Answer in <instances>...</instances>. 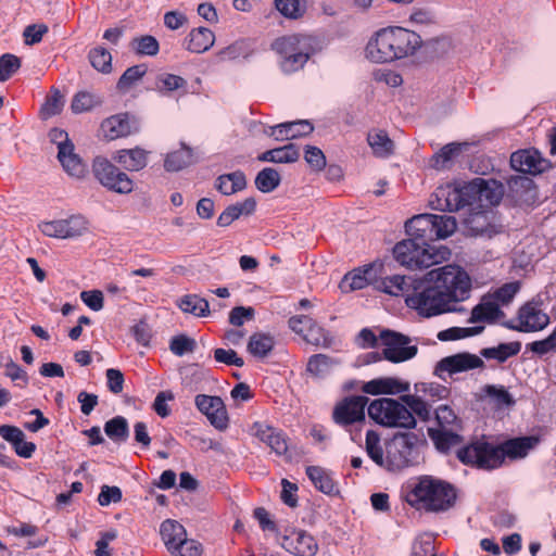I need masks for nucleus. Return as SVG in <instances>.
Wrapping results in <instances>:
<instances>
[{
	"mask_svg": "<svg viewBox=\"0 0 556 556\" xmlns=\"http://www.w3.org/2000/svg\"><path fill=\"white\" fill-rule=\"evenodd\" d=\"M282 546L296 556H314L318 549L315 539L303 530L285 535Z\"/></svg>",
	"mask_w": 556,
	"mask_h": 556,
	"instance_id": "24",
	"label": "nucleus"
},
{
	"mask_svg": "<svg viewBox=\"0 0 556 556\" xmlns=\"http://www.w3.org/2000/svg\"><path fill=\"white\" fill-rule=\"evenodd\" d=\"M130 48L139 55L154 56L159 53L160 45L155 37L143 35L130 41Z\"/></svg>",
	"mask_w": 556,
	"mask_h": 556,
	"instance_id": "51",
	"label": "nucleus"
},
{
	"mask_svg": "<svg viewBox=\"0 0 556 556\" xmlns=\"http://www.w3.org/2000/svg\"><path fill=\"white\" fill-rule=\"evenodd\" d=\"M393 254L401 265L410 269H421L448 260L451 251L443 245L439 248L432 244L424 245L409 237L395 244Z\"/></svg>",
	"mask_w": 556,
	"mask_h": 556,
	"instance_id": "5",
	"label": "nucleus"
},
{
	"mask_svg": "<svg viewBox=\"0 0 556 556\" xmlns=\"http://www.w3.org/2000/svg\"><path fill=\"white\" fill-rule=\"evenodd\" d=\"M464 190L475 193L479 201L485 200L491 205L498 204L506 192L502 181L484 178H475L464 187Z\"/></svg>",
	"mask_w": 556,
	"mask_h": 556,
	"instance_id": "20",
	"label": "nucleus"
},
{
	"mask_svg": "<svg viewBox=\"0 0 556 556\" xmlns=\"http://www.w3.org/2000/svg\"><path fill=\"white\" fill-rule=\"evenodd\" d=\"M275 346V339L273 336L257 332L250 337L248 342V351L255 357H266Z\"/></svg>",
	"mask_w": 556,
	"mask_h": 556,
	"instance_id": "40",
	"label": "nucleus"
},
{
	"mask_svg": "<svg viewBox=\"0 0 556 556\" xmlns=\"http://www.w3.org/2000/svg\"><path fill=\"white\" fill-rule=\"evenodd\" d=\"M520 289V283L518 281L508 282L503 285L501 288H498L493 294L489 295L490 298L494 299L496 303L506 305L508 304L516 293Z\"/></svg>",
	"mask_w": 556,
	"mask_h": 556,
	"instance_id": "62",
	"label": "nucleus"
},
{
	"mask_svg": "<svg viewBox=\"0 0 556 556\" xmlns=\"http://www.w3.org/2000/svg\"><path fill=\"white\" fill-rule=\"evenodd\" d=\"M311 39L305 35L293 34L277 38L271 49L279 55L283 73L292 74L304 67L311 56Z\"/></svg>",
	"mask_w": 556,
	"mask_h": 556,
	"instance_id": "8",
	"label": "nucleus"
},
{
	"mask_svg": "<svg viewBox=\"0 0 556 556\" xmlns=\"http://www.w3.org/2000/svg\"><path fill=\"white\" fill-rule=\"evenodd\" d=\"M366 452L378 466L387 469V455L384 456L378 433L372 430L366 433Z\"/></svg>",
	"mask_w": 556,
	"mask_h": 556,
	"instance_id": "50",
	"label": "nucleus"
},
{
	"mask_svg": "<svg viewBox=\"0 0 556 556\" xmlns=\"http://www.w3.org/2000/svg\"><path fill=\"white\" fill-rule=\"evenodd\" d=\"M90 64L94 70L103 74L112 72V55L109 50L103 47H96L88 53Z\"/></svg>",
	"mask_w": 556,
	"mask_h": 556,
	"instance_id": "49",
	"label": "nucleus"
},
{
	"mask_svg": "<svg viewBox=\"0 0 556 556\" xmlns=\"http://www.w3.org/2000/svg\"><path fill=\"white\" fill-rule=\"evenodd\" d=\"M416 279L410 276L394 275L386 277L381 280L380 289L391 295L399 296L408 292L414 291V287L417 285Z\"/></svg>",
	"mask_w": 556,
	"mask_h": 556,
	"instance_id": "32",
	"label": "nucleus"
},
{
	"mask_svg": "<svg viewBox=\"0 0 556 556\" xmlns=\"http://www.w3.org/2000/svg\"><path fill=\"white\" fill-rule=\"evenodd\" d=\"M380 338L384 344L383 357L392 363H401L417 354V346L409 345L410 338L393 330H383Z\"/></svg>",
	"mask_w": 556,
	"mask_h": 556,
	"instance_id": "12",
	"label": "nucleus"
},
{
	"mask_svg": "<svg viewBox=\"0 0 556 556\" xmlns=\"http://www.w3.org/2000/svg\"><path fill=\"white\" fill-rule=\"evenodd\" d=\"M456 219L448 215L419 214L405 223L408 237L420 241L424 245L446 239L455 232Z\"/></svg>",
	"mask_w": 556,
	"mask_h": 556,
	"instance_id": "6",
	"label": "nucleus"
},
{
	"mask_svg": "<svg viewBox=\"0 0 556 556\" xmlns=\"http://www.w3.org/2000/svg\"><path fill=\"white\" fill-rule=\"evenodd\" d=\"M0 437L11 443L15 453L23 458H30L36 451V444L25 441L24 432L15 426H0Z\"/></svg>",
	"mask_w": 556,
	"mask_h": 556,
	"instance_id": "25",
	"label": "nucleus"
},
{
	"mask_svg": "<svg viewBox=\"0 0 556 556\" xmlns=\"http://www.w3.org/2000/svg\"><path fill=\"white\" fill-rule=\"evenodd\" d=\"M426 441L414 432H400L387 443V470L399 472L419 464L420 446Z\"/></svg>",
	"mask_w": 556,
	"mask_h": 556,
	"instance_id": "7",
	"label": "nucleus"
},
{
	"mask_svg": "<svg viewBox=\"0 0 556 556\" xmlns=\"http://www.w3.org/2000/svg\"><path fill=\"white\" fill-rule=\"evenodd\" d=\"M484 367V362L478 355L464 352L442 358L434 368V374L443 378V374L447 372L450 376L464 372L476 368Z\"/></svg>",
	"mask_w": 556,
	"mask_h": 556,
	"instance_id": "16",
	"label": "nucleus"
},
{
	"mask_svg": "<svg viewBox=\"0 0 556 556\" xmlns=\"http://www.w3.org/2000/svg\"><path fill=\"white\" fill-rule=\"evenodd\" d=\"M92 169L99 182L109 190L122 194L132 191L134 182L129 176L106 159H94Z\"/></svg>",
	"mask_w": 556,
	"mask_h": 556,
	"instance_id": "10",
	"label": "nucleus"
},
{
	"mask_svg": "<svg viewBox=\"0 0 556 556\" xmlns=\"http://www.w3.org/2000/svg\"><path fill=\"white\" fill-rule=\"evenodd\" d=\"M105 434L114 442H125L129 435V428L126 418L116 416L104 425Z\"/></svg>",
	"mask_w": 556,
	"mask_h": 556,
	"instance_id": "46",
	"label": "nucleus"
},
{
	"mask_svg": "<svg viewBox=\"0 0 556 556\" xmlns=\"http://www.w3.org/2000/svg\"><path fill=\"white\" fill-rule=\"evenodd\" d=\"M483 330L484 326L451 327L448 329L440 331L438 333V339L440 341H454L480 334Z\"/></svg>",
	"mask_w": 556,
	"mask_h": 556,
	"instance_id": "53",
	"label": "nucleus"
},
{
	"mask_svg": "<svg viewBox=\"0 0 556 556\" xmlns=\"http://www.w3.org/2000/svg\"><path fill=\"white\" fill-rule=\"evenodd\" d=\"M510 166L522 174L538 175L549 166V162L543 159L538 150L525 149L510 155Z\"/></svg>",
	"mask_w": 556,
	"mask_h": 556,
	"instance_id": "19",
	"label": "nucleus"
},
{
	"mask_svg": "<svg viewBox=\"0 0 556 556\" xmlns=\"http://www.w3.org/2000/svg\"><path fill=\"white\" fill-rule=\"evenodd\" d=\"M256 201L254 198H247L242 202L227 206L217 218L219 227H228L242 215H251L255 211Z\"/></svg>",
	"mask_w": 556,
	"mask_h": 556,
	"instance_id": "29",
	"label": "nucleus"
},
{
	"mask_svg": "<svg viewBox=\"0 0 556 556\" xmlns=\"http://www.w3.org/2000/svg\"><path fill=\"white\" fill-rule=\"evenodd\" d=\"M160 533L167 549L172 552L179 541L187 536L186 529L176 520L167 519L162 522Z\"/></svg>",
	"mask_w": 556,
	"mask_h": 556,
	"instance_id": "35",
	"label": "nucleus"
},
{
	"mask_svg": "<svg viewBox=\"0 0 556 556\" xmlns=\"http://www.w3.org/2000/svg\"><path fill=\"white\" fill-rule=\"evenodd\" d=\"M156 88L160 91H175L187 86V80L181 76L164 73L156 78Z\"/></svg>",
	"mask_w": 556,
	"mask_h": 556,
	"instance_id": "58",
	"label": "nucleus"
},
{
	"mask_svg": "<svg viewBox=\"0 0 556 556\" xmlns=\"http://www.w3.org/2000/svg\"><path fill=\"white\" fill-rule=\"evenodd\" d=\"M400 400L412 412L414 417L428 421L432 415V404L426 397L417 394H403Z\"/></svg>",
	"mask_w": 556,
	"mask_h": 556,
	"instance_id": "34",
	"label": "nucleus"
},
{
	"mask_svg": "<svg viewBox=\"0 0 556 556\" xmlns=\"http://www.w3.org/2000/svg\"><path fill=\"white\" fill-rule=\"evenodd\" d=\"M245 187V175L241 170L220 175L215 181V188L225 195H231L243 190Z\"/></svg>",
	"mask_w": 556,
	"mask_h": 556,
	"instance_id": "33",
	"label": "nucleus"
},
{
	"mask_svg": "<svg viewBox=\"0 0 556 556\" xmlns=\"http://www.w3.org/2000/svg\"><path fill=\"white\" fill-rule=\"evenodd\" d=\"M74 146H66L58 151V159L64 170L72 177L81 178L86 173V166L81 159L74 152Z\"/></svg>",
	"mask_w": 556,
	"mask_h": 556,
	"instance_id": "31",
	"label": "nucleus"
},
{
	"mask_svg": "<svg viewBox=\"0 0 556 556\" xmlns=\"http://www.w3.org/2000/svg\"><path fill=\"white\" fill-rule=\"evenodd\" d=\"M415 389L416 392L424 393L431 404L438 400L445 399L448 394L447 388L438 383H419L415 386Z\"/></svg>",
	"mask_w": 556,
	"mask_h": 556,
	"instance_id": "59",
	"label": "nucleus"
},
{
	"mask_svg": "<svg viewBox=\"0 0 556 556\" xmlns=\"http://www.w3.org/2000/svg\"><path fill=\"white\" fill-rule=\"evenodd\" d=\"M252 430L254 435L268 445L278 456L291 458L288 453V438L281 430L261 422H255Z\"/></svg>",
	"mask_w": 556,
	"mask_h": 556,
	"instance_id": "21",
	"label": "nucleus"
},
{
	"mask_svg": "<svg viewBox=\"0 0 556 556\" xmlns=\"http://www.w3.org/2000/svg\"><path fill=\"white\" fill-rule=\"evenodd\" d=\"M361 390L366 394H401L410 390V384L393 377L377 378L364 382Z\"/></svg>",
	"mask_w": 556,
	"mask_h": 556,
	"instance_id": "23",
	"label": "nucleus"
},
{
	"mask_svg": "<svg viewBox=\"0 0 556 556\" xmlns=\"http://www.w3.org/2000/svg\"><path fill=\"white\" fill-rule=\"evenodd\" d=\"M372 266H368L363 270H354L344 276L340 283V288L344 292L361 290L368 286L374 279Z\"/></svg>",
	"mask_w": 556,
	"mask_h": 556,
	"instance_id": "36",
	"label": "nucleus"
},
{
	"mask_svg": "<svg viewBox=\"0 0 556 556\" xmlns=\"http://www.w3.org/2000/svg\"><path fill=\"white\" fill-rule=\"evenodd\" d=\"M280 180V175L275 168L265 167L256 175L255 186L261 192L268 193L279 186Z\"/></svg>",
	"mask_w": 556,
	"mask_h": 556,
	"instance_id": "48",
	"label": "nucleus"
},
{
	"mask_svg": "<svg viewBox=\"0 0 556 556\" xmlns=\"http://www.w3.org/2000/svg\"><path fill=\"white\" fill-rule=\"evenodd\" d=\"M197 408L204 414L217 430L228 428V414L224 401L219 396L199 394L194 400Z\"/></svg>",
	"mask_w": 556,
	"mask_h": 556,
	"instance_id": "14",
	"label": "nucleus"
},
{
	"mask_svg": "<svg viewBox=\"0 0 556 556\" xmlns=\"http://www.w3.org/2000/svg\"><path fill=\"white\" fill-rule=\"evenodd\" d=\"M102 99L94 94L87 91H79L77 92L71 103V109L74 113H83L87 112L94 106L101 105Z\"/></svg>",
	"mask_w": 556,
	"mask_h": 556,
	"instance_id": "52",
	"label": "nucleus"
},
{
	"mask_svg": "<svg viewBox=\"0 0 556 556\" xmlns=\"http://www.w3.org/2000/svg\"><path fill=\"white\" fill-rule=\"evenodd\" d=\"M148 155V151L137 147L118 150L114 160L127 170L139 172L147 166Z\"/></svg>",
	"mask_w": 556,
	"mask_h": 556,
	"instance_id": "28",
	"label": "nucleus"
},
{
	"mask_svg": "<svg viewBox=\"0 0 556 556\" xmlns=\"http://www.w3.org/2000/svg\"><path fill=\"white\" fill-rule=\"evenodd\" d=\"M175 556H200L202 553V545L194 541L189 540L187 536L179 541L177 546L170 552Z\"/></svg>",
	"mask_w": 556,
	"mask_h": 556,
	"instance_id": "63",
	"label": "nucleus"
},
{
	"mask_svg": "<svg viewBox=\"0 0 556 556\" xmlns=\"http://www.w3.org/2000/svg\"><path fill=\"white\" fill-rule=\"evenodd\" d=\"M314 126L306 119L286 122L268 127L265 134L277 141L291 140L312 134Z\"/></svg>",
	"mask_w": 556,
	"mask_h": 556,
	"instance_id": "22",
	"label": "nucleus"
},
{
	"mask_svg": "<svg viewBox=\"0 0 556 556\" xmlns=\"http://www.w3.org/2000/svg\"><path fill=\"white\" fill-rule=\"evenodd\" d=\"M215 42L214 33L206 27L191 29L185 40V48L192 53H203L210 50Z\"/></svg>",
	"mask_w": 556,
	"mask_h": 556,
	"instance_id": "27",
	"label": "nucleus"
},
{
	"mask_svg": "<svg viewBox=\"0 0 556 556\" xmlns=\"http://www.w3.org/2000/svg\"><path fill=\"white\" fill-rule=\"evenodd\" d=\"M521 350L518 341L501 343L497 346L485 348L480 351L481 356L486 359H496L500 363L506 362L509 357L517 355Z\"/></svg>",
	"mask_w": 556,
	"mask_h": 556,
	"instance_id": "38",
	"label": "nucleus"
},
{
	"mask_svg": "<svg viewBox=\"0 0 556 556\" xmlns=\"http://www.w3.org/2000/svg\"><path fill=\"white\" fill-rule=\"evenodd\" d=\"M367 412L370 419L387 428L414 429L417 425L416 418L400 399H376L369 403Z\"/></svg>",
	"mask_w": 556,
	"mask_h": 556,
	"instance_id": "9",
	"label": "nucleus"
},
{
	"mask_svg": "<svg viewBox=\"0 0 556 556\" xmlns=\"http://www.w3.org/2000/svg\"><path fill=\"white\" fill-rule=\"evenodd\" d=\"M470 288V277L463 268L445 265L428 271L424 280H418L405 302L420 316L429 318L451 311L452 303L466 300Z\"/></svg>",
	"mask_w": 556,
	"mask_h": 556,
	"instance_id": "1",
	"label": "nucleus"
},
{
	"mask_svg": "<svg viewBox=\"0 0 556 556\" xmlns=\"http://www.w3.org/2000/svg\"><path fill=\"white\" fill-rule=\"evenodd\" d=\"M367 142L376 156L387 157L393 152V141L384 130L368 132Z\"/></svg>",
	"mask_w": 556,
	"mask_h": 556,
	"instance_id": "42",
	"label": "nucleus"
},
{
	"mask_svg": "<svg viewBox=\"0 0 556 556\" xmlns=\"http://www.w3.org/2000/svg\"><path fill=\"white\" fill-rule=\"evenodd\" d=\"M528 349L538 355L554 351L556 349V329L547 338L528 344Z\"/></svg>",
	"mask_w": 556,
	"mask_h": 556,
	"instance_id": "64",
	"label": "nucleus"
},
{
	"mask_svg": "<svg viewBox=\"0 0 556 556\" xmlns=\"http://www.w3.org/2000/svg\"><path fill=\"white\" fill-rule=\"evenodd\" d=\"M519 326L506 324L509 329L521 332L538 331L545 328L549 323V317L536 303H526L518 313Z\"/></svg>",
	"mask_w": 556,
	"mask_h": 556,
	"instance_id": "18",
	"label": "nucleus"
},
{
	"mask_svg": "<svg viewBox=\"0 0 556 556\" xmlns=\"http://www.w3.org/2000/svg\"><path fill=\"white\" fill-rule=\"evenodd\" d=\"M250 47L245 40H237L233 43L227 46L226 48L219 50L217 52V58L219 61H232L241 56H247L249 53Z\"/></svg>",
	"mask_w": 556,
	"mask_h": 556,
	"instance_id": "55",
	"label": "nucleus"
},
{
	"mask_svg": "<svg viewBox=\"0 0 556 556\" xmlns=\"http://www.w3.org/2000/svg\"><path fill=\"white\" fill-rule=\"evenodd\" d=\"M538 443L539 438L533 435L510 439L501 445L476 440L460 447L456 455L464 465L480 469H494L500 467L506 457L510 459L526 457Z\"/></svg>",
	"mask_w": 556,
	"mask_h": 556,
	"instance_id": "2",
	"label": "nucleus"
},
{
	"mask_svg": "<svg viewBox=\"0 0 556 556\" xmlns=\"http://www.w3.org/2000/svg\"><path fill=\"white\" fill-rule=\"evenodd\" d=\"M483 392L497 406H513L515 404L513 395L503 386L486 384Z\"/></svg>",
	"mask_w": 556,
	"mask_h": 556,
	"instance_id": "54",
	"label": "nucleus"
},
{
	"mask_svg": "<svg viewBox=\"0 0 556 556\" xmlns=\"http://www.w3.org/2000/svg\"><path fill=\"white\" fill-rule=\"evenodd\" d=\"M288 324L295 333L301 334L309 344L316 346H328L330 344L328 332L309 316H293L289 319Z\"/></svg>",
	"mask_w": 556,
	"mask_h": 556,
	"instance_id": "15",
	"label": "nucleus"
},
{
	"mask_svg": "<svg viewBox=\"0 0 556 556\" xmlns=\"http://www.w3.org/2000/svg\"><path fill=\"white\" fill-rule=\"evenodd\" d=\"M422 46L421 37L403 27L378 30L368 41L366 58L374 63H389L414 55Z\"/></svg>",
	"mask_w": 556,
	"mask_h": 556,
	"instance_id": "3",
	"label": "nucleus"
},
{
	"mask_svg": "<svg viewBox=\"0 0 556 556\" xmlns=\"http://www.w3.org/2000/svg\"><path fill=\"white\" fill-rule=\"evenodd\" d=\"M195 348V340L185 334L174 337L169 344L170 351L177 356H184L187 353H192Z\"/></svg>",
	"mask_w": 556,
	"mask_h": 556,
	"instance_id": "60",
	"label": "nucleus"
},
{
	"mask_svg": "<svg viewBox=\"0 0 556 556\" xmlns=\"http://www.w3.org/2000/svg\"><path fill=\"white\" fill-rule=\"evenodd\" d=\"M428 435L433 441L437 450L443 453L460 444L463 440L459 434L445 429L429 428Z\"/></svg>",
	"mask_w": 556,
	"mask_h": 556,
	"instance_id": "37",
	"label": "nucleus"
},
{
	"mask_svg": "<svg viewBox=\"0 0 556 556\" xmlns=\"http://www.w3.org/2000/svg\"><path fill=\"white\" fill-rule=\"evenodd\" d=\"M407 503L426 511L439 513L448 510L456 501L455 488L432 476L417 478L412 490L406 495Z\"/></svg>",
	"mask_w": 556,
	"mask_h": 556,
	"instance_id": "4",
	"label": "nucleus"
},
{
	"mask_svg": "<svg viewBox=\"0 0 556 556\" xmlns=\"http://www.w3.org/2000/svg\"><path fill=\"white\" fill-rule=\"evenodd\" d=\"M40 231L51 238L68 239L81 236L87 230V222L80 215L65 219L43 222L39 224Z\"/></svg>",
	"mask_w": 556,
	"mask_h": 556,
	"instance_id": "13",
	"label": "nucleus"
},
{
	"mask_svg": "<svg viewBox=\"0 0 556 556\" xmlns=\"http://www.w3.org/2000/svg\"><path fill=\"white\" fill-rule=\"evenodd\" d=\"M146 73H147V67L142 64L128 67L123 73V75L119 77V79L117 81V88L119 90H127L136 81L141 79Z\"/></svg>",
	"mask_w": 556,
	"mask_h": 556,
	"instance_id": "56",
	"label": "nucleus"
},
{
	"mask_svg": "<svg viewBox=\"0 0 556 556\" xmlns=\"http://www.w3.org/2000/svg\"><path fill=\"white\" fill-rule=\"evenodd\" d=\"M192 162V150L182 143L179 150L166 154L164 168L167 172H179Z\"/></svg>",
	"mask_w": 556,
	"mask_h": 556,
	"instance_id": "39",
	"label": "nucleus"
},
{
	"mask_svg": "<svg viewBox=\"0 0 556 556\" xmlns=\"http://www.w3.org/2000/svg\"><path fill=\"white\" fill-rule=\"evenodd\" d=\"M507 195L519 206H530L538 200V189L534 181L527 176H510L506 178Z\"/></svg>",
	"mask_w": 556,
	"mask_h": 556,
	"instance_id": "17",
	"label": "nucleus"
},
{
	"mask_svg": "<svg viewBox=\"0 0 556 556\" xmlns=\"http://www.w3.org/2000/svg\"><path fill=\"white\" fill-rule=\"evenodd\" d=\"M306 475L313 482L316 489L325 494H333L337 492L336 483L328 472L321 467L308 466L306 468Z\"/></svg>",
	"mask_w": 556,
	"mask_h": 556,
	"instance_id": "41",
	"label": "nucleus"
},
{
	"mask_svg": "<svg viewBox=\"0 0 556 556\" xmlns=\"http://www.w3.org/2000/svg\"><path fill=\"white\" fill-rule=\"evenodd\" d=\"M504 312L500 308L498 303L490 296H483L481 302L471 309L469 323L479 324H494L502 317Z\"/></svg>",
	"mask_w": 556,
	"mask_h": 556,
	"instance_id": "26",
	"label": "nucleus"
},
{
	"mask_svg": "<svg viewBox=\"0 0 556 556\" xmlns=\"http://www.w3.org/2000/svg\"><path fill=\"white\" fill-rule=\"evenodd\" d=\"M466 143H447L431 159V166L435 169L446 168L450 162L457 156L462 150L466 147Z\"/></svg>",
	"mask_w": 556,
	"mask_h": 556,
	"instance_id": "44",
	"label": "nucleus"
},
{
	"mask_svg": "<svg viewBox=\"0 0 556 556\" xmlns=\"http://www.w3.org/2000/svg\"><path fill=\"white\" fill-rule=\"evenodd\" d=\"M369 399L364 395H350L339 401L332 410V420L336 425L348 428L364 424L366 419L365 408Z\"/></svg>",
	"mask_w": 556,
	"mask_h": 556,
	"instance_id": "11",
	"label": "nucleus"
},
{
	"mask_svg": "<svg viewBox=\"0 0 556 556\" xmlns=\"http://www.w3.org/2000/svg\"><path fill=\"white\" fill-rule=\"evenodd\" d=\"M276 9L287 18L299 20L307 10L306 0H275Z\"/></svg>",
	"mask_w": 556,
	"mask_h": 556,
	"instance_id": "47",
	"label": "nucleus"
},
{
	"mask_svg": "<svg viewBox=\"0 0 556 556\" xmlns=\"http://www.w3.org/2000/svg\"><path fill=\"white\" fill-rule=\"evenodd\" d=\"M178 305L185 313L192 314L197 317H203L210 313L208 302L197 294L182 296Z\"/></svg>",
	"mask_w": 556,
	"mask_h": 556,
	"instance_id": "45",
	"label": "nucleus"
},
{
	"mask_svg": "<svg viewBox=\"0 0 556 556\" xmlns=\"http://www.w3.org/2000/svg\"><path fill=\"white\" fill-rule=\"evenodd\" d=\"M64 106V97L58 90L54 89L52 94L46 100L41 108V114L45 118L59 114Z\"/></svg>",
	"mask_w": 556,
	"mask_h": 556,
	"instance_id": "61",
	"label": "nucleus"
},
{
	"mask_svg": "<svg viewBox=\"0 0 556 556\" xmlns=\"http://www.w3.org/2000/svg\"><path fill=\"white\" fill-rule=\"evenodd\" d=\"M337 364V361L326 354H315L309 357L306 370L313 377L325 378Z\"/></svg>",
	"mask_w": 556,
	"mask_h": 556,
	"instance_id": "43",
	"label": "nucleus"
},
{
	"mask_svg": "<svg viewBox=\"0 0 556 556\" xmlns=\"http://www.w3.org/2000/svg\"><path fill=\"white\" fill-rule=\"evenodd\" d=\"M104 136L110 139L126 137L131 134L132 128L127 114H117L104 119L101 124Z\"/></svg>",
	"mask_w": 556,
	"mask_h": 556,
	"instance_id": "30",
	"label": "nucleus"
},
{
	"mask_svg": "<svg viewBox=\"0 0 556 556\" xmlns=\"http://www.w3.org/2000/svg\"><path fill=\"white\" fill-rule=\"evenodd\" d=\"M20 67V58L11 53L2 54L0 56V81H7Z\"/></svg>",
	"mask_w": 556,
	"mask_h": 556,
	"instance_id": "57",
	"label": "nucleus"
}]
</instances>
